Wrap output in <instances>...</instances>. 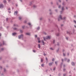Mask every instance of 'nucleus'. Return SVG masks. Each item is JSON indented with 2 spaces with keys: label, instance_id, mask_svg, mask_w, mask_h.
<instances>
[{
  "label": "nucleus",
  "instance_id": "obj_1",
  "mask_svg": "<svg viewBox=\"0 0 76 76\" xmlns=\"http://www.w3.org/2000/svg\"><path fill=\"white\" fill-rule=\"evenodd\" d=\"M18 39H21V38L23 37V35H21L20 36H18Z\"/></svg>",
  "mask_w": 76,
  "mask_h": 76
},
{
  "label": "nucleus",
  "instance_id": "obj_2",
  "mask_svg": "<svg viewBox=\"0 0 76 76\" xmlns=\"http://www.w3.org/2000/svg\"><path fill=\"white\" fill-rule=\"evenodd\" d=\"M46 39H50V37L49 36H48L46 37Z\"/></svg>",
  "mask_w": 76,
  "mask_h": 76
},
{
  "label": "nucleus",
  "instance_id": "obj_3",
  "mask_svg": "<svg viewBox=\"0 0 76 76\" xmlns=\"http://www.w3.org/2000/svg\"><path fill=\"white\" fill-rule=\"evenodd\" d=\"M18 13V12L17 11H15V12H14V15H16Z\"/></svg>",
  "mask_w": 76,
  "mask_h": 76
},
{
  "label": "nucleus",
  "instance_id": "obj_4",
  "mask_svg": "<svg viewBox=\"0 0 76 76\" xmlns=\"http://www.w3.org/2000/svg\"><path fill=\"white\" fill-rule=\"evenodd\" d=\"M3 7V5L2 4L0 5V8H2Z\"/></svg>",
  "mask_w": 76,
  "mask_h": 76
},
{
  "label": "nucleus",
  "instance_id": "obj_5",
  "mask_svg": "<svg viewBox=\"0 0 76 76\" xmlns=\"http://www.w3.org/2000/svg\"><path fill=\"white\" fill-rule=\"evenodd\" d=\"M41 42H42L43 43V45H45V42H44L43 40H42Z\"/></svg>",
  "mask_w": 76,
  "mask_h": 76
},
{
  "label": "nucleus",
  "instance_id": "obj_6",
  "mask_svg": "<svg viewBox=\"0 0 76 76\" xmlns=\"http://www.w3.org/2000/svg\"><path fill=\"white\" fill-rule=\"evenodd\" d=\"M16 34H17V33H13L12 34V35L13 36H15Z\"/></svg>",
  "mask_w": 76,
  "mask_h": 76
},
{
  "label": "nucleus",
  "instance_id": "obj_7",
  "mask_svg": "<svg viewBox=\"0 0 76 76\" xmlns=\"http://www.w3.org/2000/svg\"><path fill=\"white\" fill-rule=\"evenodd\" d=\"M53 63H50L49 64V65H50V66H51L52 65V64H53Z\"/></svg>",
  "mask_w": 76,
  "mask_h": 76
},
{
  "label": "nucleus",
  "instance_id": "obj_8",
  "mask_svg": "<svg viewBox=\"0 0 76 76\" xmlns=\"http://www.w3.org/2000/svg\"><path fill=\"white\" fill-rule=\"evenodd\" d=\"M59 19H60V20H62V18L61 17V15L59 16Z\"/></svg>",
  "mask_w": 76,
  "mask_h": 76
},
{
  "label": "nucleus",
  "instance_id": "obj_9",
  "mask_svg": "<svg viewBox=\"0 0 76 76\" xmlns=\"http://www.w3.org/2000/svg\"><path fill=\"white\" fill-rule=\"evenodd\" d=\"M26 35H30V33H26Z\"/></svg>",
  "mask_w": 76,
  "mask_h": 76
},
{
  "label": "nucleus",
  "instance_id": "obj_10",
  "mask_svg": "<svg viewBox=\"0 0 76 76\" xmlns=\"http://www.w3.org/2000/svg\"><path fill=\"white\" fill-rule=\"evenodd\" d=\"M38 48H41V47H40V45L39 44H38Z\"/></svg>",
  "mask_w": 76,
  "mask_h": 76
},
{
  "label": "nucleus",
  "instance_id": "obj_11",
  "mask_svg": "<svg viewBox=\"0 0 76 76\" xmlns=\"http://www.w3.org/2000/svg\"><path fill=\"white\" fill-rule=\"evenodd\" d=\"M72 65H75V64H74V63L72 62Z\"/></svg>",
  "mask_w": 76,
  "mask_h": 76
},
{
  "label": "nucleus",
  "instance_id": "obj_12",
  "mask_svg": "<svg viewBox=\"0 0 76 76\" xmlns=\"http://www.w3.org/2000/svg\"><path fill=\"white\" fill-rule=\"evenodd\" d=\"M43 59H41V62H43Z\"/></svg>",
  "mask_w": 76,
  "mask_h": 76
},
{
  "label": "nucleus",
  "instance_id": "obj_13",
  "mask_svg": "<svg viewBox=\"0 0 76 76\" xmlns=\"http://www.w3.org/2000/svg\"><path fill=\"white\" fill-rule=\"evenodd\" d=\"M33 51L34 53H36V50H33Z\"/></svg>",
  "mask_w": 76,
  "mask_h": 76
},
{
  "label": "nucleus",
  "instance_id": "obj_14",
  "mask_svg": "<svg viewBox=\"0 0 76 76\" xmlns=\"http://www.w3.org/2000/svg\"><path fill=\"white\" fill-rule=\"evenodd\" d=\"M28 25L29 26H30L31 25V23H28Z\"/></svg>",
  "mask_w": 76,
  "mask_h": 76
},
{
  "label": "nucleus",
  "instance_id": "obj_15",
  "mask_svg": "<svg viewBox=\"0 0 76 76\" xmlns=\"http://www.w3.org/2000/svg\"><path fill=\"white\" fill-rule=\"evenodd\" d=\"M39 27H38L37 28V30H39Z\"/></svg>",
  "mask_w": 76,
  "mask_h": 76
},
{
  "label": "nucleus",
  "instance_id": "obj_16",
  "mask_svg": "<svg viewBox=\"0 0 76 76\" xmlns=\"http://www.w3.org/2000/svg\"><path fill=\"white\" fill-rule=\"evenodd\" d=\"M33 7H34V8H35V7H36V6H35V5H34V6H33Z\"/></svg>",
  "mask_w": 76,
  "mask_h": 76
},
{
  "label": "nucleus",
  "instance_id": "obj_17",
  "mask_svg": "<svg viewBox=\"0 0 76 76\" xmlns=\"http://www.w3.org/2000/svg\"><path fill=\"white\" fill-rule=\"evenodd\" d=\"M73 22L75 23L76 24V21H75V20H74Z\"/></svg>",
  "mask_w": 76,
  "mask_h": 76
},
{
  "label": "nucleus",
  "instance_id": "obj_18",
  "mask_svg": "<svg viewBox=\"0 0 76 76\" xmlns=\"http://www.w3.org/2000/svg\"><path fill=\"white\" fill-rule=\"evenodd\" d=\"M41 42L40 40H38V43H40Z\"/></svg>",
  "mask_w": 76,
  "mask_h": 76
},
{
  "label": "nucleus",
  "instance_id": "obj_19",
  "mask_svg": "<svg viewBox=\"0 0 76 76\" xmlns=\"http://www.w3.org/2000/svg\"><path fill=\"white\" fill-rule=\"evenodd\" d=\"M43 39L44 41H45V37H43Z\"/></svg>",
  "mask_w": 76,
  "mask_h": 76
},
{
  "label": "nucleus",
  "instance_id": "obj_20",
  "mask_svg": "<svg viewBox=\"0 0 76 76\" xmlns=\"http://www.w3.org/2000/svg\"><path fill=\"white\" fill-rule=\"evenodd\" d=\"M64 10V7H62V10Z\"/></svg>",
  "mask_w": 76,
  "mask_h": 76
},
{
  "label": "nucleus",
  "instance_id": "obj_21",
  "mask_svg": "<svg viewBox=\"0 0 76 76\" xmlns=\"http://www.w3.org/2000/svg\"><path fill=\"white\" fill-rule=\"evenodd\" d=\"M22 19V18H21V17H19V19L20 20H21V19Z\"/></svg>",
  "mask_w": 76,
  "mask_h": 76
},
{
  "label": "nucleus",
  "instance_id": "obj_22",
  "mask_svg": "<svg viewBox=\"0 0 76 76\" xmlns=\"http://www.w3.org/2000/svg\"><path fill=\"white\" fill-rule=\"evenodd\" d=\"M41 66L42 67H43L44 66V64H42V65H41Z\"/></svg>",
  "mask_w": 76,
  "mask_h": 76
},
{
  "label": "nucleus",
  "instance_id": "obj_23",
  "mask_svg": "<svg viewBox=\"0 0 76 76\" xmlns=\"http://www.w3.org/2000/svg\"><path fill=\"white\" fill-rule=\"evenodd\" d=\"M66 74H63V76H66Z\"/></svg>",
  "mask_w": 76,
  "mask_h": 76
},
{
  "label": "nucleus",
  "instance_id": "obj_24",
  "mask_svg": "<svg viewBox=\"0 0 76 76\" xmlns=\"http://www.w3.org/2000/svg\"><path fill=\"white\" fill-rule=\"evenodd\" d=\"M35 37L36 38L37 37V35H35Z\"/></svg>",
  "mask_w": 76,
  "mask_h": 76
},
{
  "label": "nucleus",
  "instance_id": "obj_25",
  "mask_svg": "<svg viewBox=\"0 0 76 76\" xmlns=\"http://www.w3.org/2000/svg\"><path fill=\"white\" fill-rule=\"evenodd\" d=\"M52 61H54V58L52 59Z\"/></svg>",
  "mask_w": 76,
  "mask_h": 76
},
{
  "label": "nucleus",
  "instance_id": "obj_26",
  "mask_svg": "<svg viewBox=\"0 0 76 76\" xmlns=\"http://www.w3.org/2000/svg\"><path fill=\"white\" fill-rule=\"evenodd\" d=\"M63 56H65V54H64V53H63Z\"/></svg>",
  "mask_w": 76,
  "mask_h": 76
},
{
  "label": "nucleus",
  "instance_id": "obj_27",
  "mask_svg": "<svg viewBox=\"0 0 76 76\" xmlns=\"http://www.w3.org/2000/svg\"><path fill=\"white\" fill-rule=\"evenodd\" d=\"M4 3H6V0H4Z\"/></svg>",
  "mask_w": 76,
  "mask_h": 76
},
{
  "label": "nucleus",
  "instance_id": "obj_28",
  "mask_svg": "<svg viewBox=\"0 0 76 76\" xmlns=\"http://www.w3.org/2000/svg\"><path fill=\"white\" fill-rule=\"evenodd\" d=\"M39 39H40L39 38H37V40H39Z\"/></svg>",
  "mask_w": 76,
  "mask_h": 76
},
{
  "label": "nucleus",
  "instance_id": "obj_29",
  "mask_svg": "<svg viewBox=\"0 0 76 76\" xmlns=\"http://www.w3.org/2000/svg\"><path fill=\"white\" fill-rule=\"evenodd\" d=\"M50 50H53V48H50Z\"/></svg>",
  "mask_w": 76,
  "mask_h": 76
},
{
  "label": "nucleus",
  "instance_id": "obj_30",
  "mask_svg": "<svg viewBox=\"0 0 76 76\" xmlns=\"http://www.w3.org/2000/svg\"><path fill=\"white\" fill-rule=\"evenodd\" d=\"M66 40H68V37H66Z\"/></svg>",
  "mask_w": 76,
  "mask_h": 76
},
{
  "label": "nucleus",
  "instance_id": "obj_31",
  "mask_svg": "<svg viewBox=\"0 0 76 76\" xmlns=\"http://www.w3.org/2000/svg\"><path fill=\"white\" fill-rule=\"evenodd\" d=\"M24 28V26H22V28Z\"/></svg>",
  "mask_w": 76,
  "mask_h": 76
},
{
  "label": "nucleus",
  "instance_id": "obj_32",
  "mask_svg": "<svg viewBox=\"0 0 76 76\" xmlns=\"http://www.w3.org/2000/svg\"><path fill=\"white\" fill-rule=\"evenodd\" d=\"M61 5H59V8H61Z\"/></svg>",
  "mask_w": 76,
  "mask_h": 76
},
{
  "label": "nucleus",
  "instance_id": "obj_33",
  "mask_svg": "<svg viewBox=\"0 0 76 76\" xmlns=\"http://www.w3.org/2000/svg\"><path fill=\"white\" fill-rule=\"evenodd\" d=\"M69 61H70V60H67V62H69Z\"/></svg>",
  "mask_w": 76,
  "mask_h": 76
},
{
  "label": "nucleus",
  "instance_id": "obj_34",
  "mask_svg": "<svg viewBox=\"0 0 76 76\" xmlns=\"http://www.w3.org/2000/svg\"><path fill=\"white\" fill-rule=\"evenodd\" d=\"M8 20V18H6V21H7Z\"/></svg>",
  "mask_w": 76,
  "mask_h": 76
},
{
  "label": "nucleus",
  "instance_id": "obj_35",
  "mask_svg": "<svg viewBox=\"0 0 76 76\" xmlns=\"http://www.w3.org/2000/svg\"><path fill=\"white\" fill-rule=\"evenodd\" d=\"M46 60H47V61H48V58H46Z\"/></svg>",
  "mask_w": 76,
  "mask_h": 76
},
{
  "label": "nucleus",
  "instance_id": "obj_36",
  "mask_svg": "<svg viewBox=\"0 0 76 76\" xmlns=\"http://www.w3.org/2000/svg\"><path fill=\"white\" fill-rule=\"evenodd\" d=\"M57 64V62H55V64Z\"/></svg>",
  "mask_w": 76,
  "mask_h": 76
},
{
  "label": "nucleus",
  "instance_id": "obj_37",
  "mask_svg": "<svg viewBox=\"0 0 76 76\" xmlns=\"http://www.w3.org/2000/svg\"><path fill=\"white\" fill-rule=\"evenodd\" d=\"M55 43V40H54V41H53V43Z\"/></svg>",
  "mask_w": 76,
  "mask_h": 76
},
{
  "label": "nucleus",
  "instance_id": "obj_38",
  "mask_svg": "<svg viewBox=\"0 0 76 76\" xmlns=\"http://www.w3.org/2000/svg\"><path fill=\"white\" fill-rule=\"evenodd\" d=\"M67 34H70V33H69V32H67Z\"/></svg>",
  "mask_w": 76,
  "mask_h": 76
},
{
  "label": "nucleus",
  "instance_id": "obj_39",
  "mask_svg": "<svg viewBox=\"0 0 76 76\" xmlns=\"http://www.w3.org/2000/svg\"><path fill=\"white\" fill-rule=\"evenodd\" d=\"M63 19H64V20H65V19H66V17H64V18H63Z\"/></svg>",
  "mask_w": 76,
  "mask_h": 76
},
{
  "label": "nucleus",
  "instance_id": "obj_40",
  "mask_svg": "<svg viewBox=\"0 0 76 76\" xmlns=\"http://www.w3.org/2000/svg\"><path fill=\"white\" fill-rule=\"evenodd\" d=\"M44 55L45 56L46 55V54L45 53H44Z\"/></svg>",
  "mask_w": 76,
  "mask_h": 76
},
{
  "label": "nucleus",
  "instance_id": "obj_41",
  "mask_svg": "<svg viewBox=\"0 0 76 76\" xmlns=\"http://www.w3.org/2000/svg\"><path fill=\"white\" fill-rule=\"evenodd\" d=\"M76 17V16L75 15L74 16V17L75 18Z\"/></svg>",
  "mask_w": 76,
  "mask_h": 76
},
{
  "label": "nucleus",
  "instance_id": "obj_42",
  "mask_svg": "<svg viewBox=\"0 0 76 76\" xmlns=\"http://www.w3.org/2000/svg\"><path fill=\"white\" fill-rule=\"evenodd\" d=\"M8 10H10V8H8Z\"/></svg>",
  "mask_w": 76,
  "mask_h": 76
},
{
  "label": "nucleus",
  "instance_id": "obj_43",
  "mask_svg": "<svg viewBox=\"0 0 76 76\" xmlns=\"http://www.w3.org/2000/svg\"><path fill=\"white\" fill-rule=\"evenodd\" d=\"M14 26H16V24H14Z\"/></svg>",
  "mask_w": 76,
  "mask_h": 76
},
{
  "label": "nucleus",
  "instance_id": "obj_44",
  "mask_svg": "<svg viewBox=\"0 0 76 76\" xmlns=\"http://www.w3.org/2000/svg\"><path fill=\"white\" fill-rule=\"evenodd\" d=\"M20 32H21V33H22V31H21V30L20 31Z\"/></svg>",
  "mask_w": 76,
  "mask_h": 76
},
{
  "label": "nucleus",
  "instance_id": "obj_45",
  "mask_svg": "<svg viewBox=\"0 0 76 76\" xmlns=\"http://www.w3.org/2000/svg\"><path fill=\"white\" fill-rule=\"evenodd\" d=\"M62 62H63V59H62Z\"/></svg>",
  "mask_w": 76,
  "mask_h": 76
},
{
  "label": "nucleus",
  "instance_id": "obj_46",
  "mask_svg": "<svg viewBox=\"0 0 76 76\" xmlns=\"http://www.w3.org/2000/svg\"><path fill=\"white\" fill-rule=\"evenodd\" d=\"M65 70H66V69H63V70L65 71Z\"/></svg>",
  "mask_w": 76,
  "mask_h": 76
},
{
  "label": "nucleus",
  "instance_id": "obj_47",
  "mask_svg": "<svg viewBox=\"0 0 76 76\" xmlns=\"http://www.w3.org/2000/svg\"><path fill=\"white\" fill-rule=\"evenodd\" d=\"M1 34H0V37H1Z\"/></svg>",
  "mask_w": 76,
  "mask_h": 76
},
{
  "label": "nucleus",
  "instance_id": "obj_48",
  "mask_svg": "<svg viewBox=\"0 0 76 76\" xmlns=\"http://www.w3.org/2000/svg\"><path fill=\"white\" fill-rule=\"evenodd\" d=\"M76 28V26H74Z\"/></svg>",
  "mask_w": 76,
  "mask_h": 76
},
{
  "label": "nucleus",
  "instance_id": "obj_49",
  "mask_svg": "<svg viewBox=\"0 0 76 76\" xmlns=\"http://www.w3.org/2000/svg\"><path fill=\"white\" fill-rule=\"evenodd\" d=\"M26 21L24 22V23H26Z\"/></svg>",
  "mask_w": 76,
  "mask_h": 76
},
{
  "label": "nucleus",
  "instance_id": "obj_50",
  "mask_svg": "<svg viewBox=\"0 0 76 76\" xmlns=\"http://www.w3.org/2000/svg\"><path fill=\"white\" fill-rule=\"evenodd\" d=\"M16 29H17V28H14V29H15V30H16Z\"/></svg>",
  "mask_w": 76,
  "mask_h": 76
},
{
  "label": "nucleus",
  "instance_id": "obj_51",
  "mask_svg": "<svg viewBox=\"0 0 76 76\" xmlns=\"http://www.w3.org/2000/svg\"><path fill=\"white\" fill-rule=\"evenodd\" d=\"M59 2H61V0H59Z\"/></svg>",
  "mask_w": 76,
  "mask_h": 76
},
{
  "label": "nucleus",
  "instance_id": "obj_52",
  "mask_svg": "<svg viewBox=\"0 0 76 76\" xmlns=\"http://www.w3.org/2000/svg\"><path fill=\"white\" fill-rule=\"evenodd\" d=\"M3 50V49L2 48V49H1V50Z\"/></svg>",
  "mask_w": 76,
  "mask_h": 76
},
{
  "label": "nucleus",
  "instance_id": "obj_53",
  "mask_svg": "<svg viewBox=\"0 0 76 76\" xmlns=\"http://www.w3.org/2000/svg\"><path fill=\"white\" fill-rule=\"evenodd\" d=\"M58 45H59V43H58Z\"/></svg>",
  "mask_w": 76,
  "mask_h": 76
},
{
  "label": "nucleus",
  "instance_id": "obj_54",
  "mask_svg": "<svg viewBox=\"0 0 76 76\" xmlns=\"http://www.w3.org/2000/svg\"><path fill=\"white\" fill-rule=\"evenodd\" d=\"M46 34V33H45V35Z\"/></svg>",
  "mask_w": 76,
  "mask_h": 76
},
{
  "label": "nucleus",
  "instance_id": "obj_55",
  "mask_svg": "<svg viewBox=\"0 0 76 76\" xmlns=\"http://www.w3.org/2000/svg\"><path fill=\"white\" fill-rule=\"evenodd\" d=\"M53 4V3L52 2H51V4Z\"/></svg>",
  "mask_w": 76,
  "mask_h": 76
},
{
  "label": "nucleus",
  "instance_id": "obj_56",
  "mask_svg": "<svg viewBox=\"0 0 76 76\" xmlns=\"http://www.w3.org/2000/svg\"><path fill=\"white\" fill-rule=\"evenodd\" d=\"M55 70V68H54V70Z\"/></svg>",
  "mask_w": 76,
  "mask_h": 76
},
{
  "label": "nucleus",
  "instance_id": "obj_57",
  "mask_svg": "<svg viewBox=\"0 0 76 76\" xmlns=\"http://www.w3.org/2000/svg\"><path fill=\"white\" fill-rule=\"evenodd\" d=\"M63 26V25H61V26Z\"/></svg>",
  "mask_w": 76,
  "mask_h": 76
},
{
  "label": "nucleus",
  "instance_id": "obj_58",
  "mask_svg": "<svg viewBox=\"0 0 76 76\" xmlns=\"http://www.w3.org/2000/svg\"><path fill=\"white\" fill-rule=\"evenodd\" d=\"M68 55H69V54L68 53Z\"/></svg>",
  "mask_w": 76,
  "mask_h": 76
},
{
  "label": "nucleus",
  "instance_id": "obj_59",
  "mask_svg": "<svg viewBox=\"0 0 76 76\" xmlns=\"http://www.w3.org/2000/svg\"><path fill=\"white\" fill-rule=\"evenodd\" d=\"M10 1V0H8V1Z\"/></svg>",
  "mask_w": 76,
  "mask_h": 76
},
{
  "label": "nucleus",
  "instance_id": "obj_60",
  "mask_svg": "<svg viewBox=\"0 0 76 76\" xmlns=\"http://www.w3.org/2000/svg\"><path fill=\"white\" fill-rule=\"evenodd\" d=\"M20 1L22 2V0H20Z\"/></svg>",
  "mask_w": 76,
  "mask_h": 76
},
{
  "label": "nucleus",
  "instance_id": "obj_61",
  "mask_svg": "<svg viewBox=\"0 0 76 76\" xmlns=\"http://www.w3.org/2000/svg\"><path fill=\"white\" fill-rule=\"evenodd\" d=\"M11 12L10 11L9 12V13H10Z\"/></svg>",
  "mask_w": 76,
  "mask_h": 76
},
{
  "label": "nucleus",
  "instance_id": "obj_62",
  "mask_svg": "<svg viewBox=\"0 0 76 76\" xmlns=\"http://www.w3.org/2000/svg\"><path fill=\"white\" fill-rule=\"evenodd\" d=\"M63 4V5H64V4L63 3V4Z\"/></svg>",
  "mask_w": 76,
  "mask_h": 76
},
{
  "label": "nucleus",
  "instance_id": "obj_63",
  "mask_svg": "<svg viewBox=\"0 0 76 76\" xmlns=\"http://www.w3.org/2000/svg\"><path fill=\"white\" fill-rule=\"evenodd\" d=\"M57 36H58V35H57Z\"/></svg>",
  "mask_w": 76,
  "mask_h": 76
},
{
  "label": "nucleus",
  "instance_id": "obj_64",
  "mask_svg": "<svg viewBox=\"0 0 76 76\" xmlns=\"http://www.w3.org/2000/svg\"><path fill=\"white\" fill-rule=\"evenodd\" d=\"M50 76H51V75H50Z\"/></svg>",
  "mask_w": 76,
  "mask_h": 76
}]
</instances>
